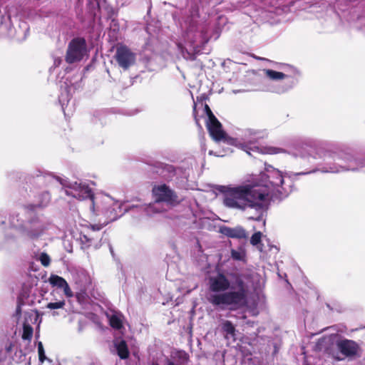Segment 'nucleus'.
<instances>
[{
	"instance_id": "16",
	"label": "nucleus",
	"mask_w": 365,
	"mask_h": 365,
	"mask_svg": "<svg viewBox=\"0 0 365 365\" xmlns=\"http://www.w3.org/2000/svg\"><path fill=\"white\" fill-rule=\"evenodd\" d=\"M48 282L53 286L60 289H63L64 294L66 297L71 298L73 296V293L71 291L67 282L61 277L58 275L52 274L48 279Z\"/></svg>"
},
{
	"instance_id": "24",
	"label": "nucleus",
	"mask_w": 365,
	"mask_h": 365,
	"mask_svg": "<svg viewBox=\"0 0 365 365\" xmlns=\"http://www.w3.org/2000/svg\"><path fill=\"white\" fill-rule=\"evenodd\" d=\"M38 314L34 311L28 312L25 314L24 323H28V324H32L36 323L38 320Z\"/></svg>"
},
{
	"instance_id": "25",
	"label": "nucleus",
	"mask_w": 365,
	"mask_h": 365,
	"mask_svg": "<svg viewBox=\"0 0 365 365\" xmlns=\"http://www.w3.org/2000/svg\"><path fill=\"white\" fill-rule=\"evenodd\" d=\"M33 336V328L28 323L23 324L22 338L25 340H30Z\"/></svg>"
},
{
	"instance_id": "17",
	"label": "nucleus",
	"mask_w": 365,
	"mask_h": 365,
	"mask_svg": "<svg viewBox=\"0 0 365 365\" xmlns=\"http://www.w3.org/2000/svg\"><path fill=\"white\" fill-rule=\"evenodd\" d=\"M220 231L222 235L232 238L242 239L247 237L246 231L240 226L235 227L222 226L220 227Z\"/></svg>"
},
{
	"instance_id": "14",
	"label": "nucleus",
	"mask_w": 365,
	"mask_h": 365,
	"mask_svg": "<svg viewBox=\"0 0 365 365\" xmlns=\"http://www.w3.org/2000/svg\"><path fill=\"white\" fill-rule=\"evenodd\" d=\"M212 119L207 120V127L210 135L215 141L226 140L225 133L222 128L221 123L215 116H212Z\"/></svg>"
},
{
	"instance_id": "29",
	"label": "nucleus",
	"mask_w": 365,
	"mask_h": 365,
	"mask_svg": "<svg viewBox=\"0 0 365 365\" xmlns=\"http://www.w3.org/2000/svg\"><path fill=\"white\" fill-rule=\"evenodd\" d=\"M38 352L39 361L41 362H43L44 360L46 359V356H45L44 349H43L42 342H41V341H39L38 343Z\"/></svg>"
},
{
	"instance_id": "4",
	"label": "nucleus",
	"mask_w": 365,
	"mask_h": 365,
	"mask_svg": "<svg viewBox=\"0 0 365 365\" xmlns=\"http://www.w3.org/2000/svg\"><path fill=\"white\" fill-rule=\"evenodd\" d=\"M231 279L218 274L209 278L208 301L221 309L237 310L247 305L251 287L250 277L244 274H233Z\"/></svg>"
},
{
	"instance_id": "22",
	"label": "nucleus",
	"mask_w": 365,
	"mask_h": 365,
	"mask_svg": "<svg viewBox=\"0 0 365 365\" xmlns=\"http://www.w3.org/2000/svg\"><path fill=\"white\" fill-rule=\"evenodd\" d=\"M222 329L226 334L227 338H232L235 339V328L230 321H224L222 323Z\"/></svg>"
},
{
	"instance_id": "18",
	"label": "nucleus",
	"mask_w": 365,
	"mask_h": 365,
	"mask_svg": "<svg viewBox=\"0 0 365 365\" xmlns=\"http://www.w3.org/2000/svg\"><path fill=\"white\" fill-rule=\"evenodd\" d=\"M66 302L64 299L56 302H50L46 305L53 317L59 316L65 312Z\"/></svg>"
},
{
	"instance_id": "9",
	"label": "nucleus",
	"mask_w": 365,
	"mask_h": 365,
	"mask_svg": "<svg viewBox=\"0 0 365 365\" xmlns=\"http://www.w3.org/2000/svg\"><path fill=\"white\" fill-rule=\"evenodd\" d=\"M153 194L155 197L153 203L140 207L138 206H132L131 207L140 208V210H144L148 215H153L165 211L161 204L163 202L172 206L176 205L180 202V199L177 195L165 184L155 186L153 188Z\"/></svg>"
},
{
	"instance_id": "30",
	"label": "nucleus",
	"mask_w": 365,
	"mask_h": 365,
	"mask_svg": "<svg viewBox=\"0 0 365 365\" xmlns=\"http://www.w3.org/2000/svg\"><path fill=\"white\" fill-rule=\"evenodd\" d=\"M205 112H206L207 115L208 117V120L212 119V117L215 116L207 105H205Z\"/></svg>"
},
{
	"instance_id": "12",
	"label": "nucleus",
	"mask_w": 365,
	"mask_h": 365,
	"mask_svg": "<svg viewBox=\"0 0 365 365\" xmlns=\"http://www.w3.org/2000/svg\"><path fill=\"white\" fill-rule=\"evenodd\" d=\"M86 53V43L83 38H74L69 45L66 53V61L72 63L81 61Z\"/></svg>"
},
{
	"instance_id": "11",
	"label": "nucleus",
	"mask_w": 365,
	"mask_h": 365,
	"mask_svg": "<svg viewBox=\"0 0 365 365\" xmlns=\"http://www.w3.org/2000/svg\"><path fill=\"white\" fill-rule=\"evenodd\" d=\"M11 223L14 227H18L23 235L29 238L38 237L45 228L43 221L37 216L32 217L20 225H16L13 222Z\"/></svg>"
},
{
	"instance_id": "26",
	"label": "nucleus",
	"mask_w": 365,
	"mask_h": 365,
	"mask_svg": "<svg viewBox=\"0 0 365 365\" xmlns=\"http://www.w3.org/2000/svg\"><path fill=\"white\" fill-rule=\"evenodd\" d=\"M69 101L70 98H68V96L67 94H64L62 93L59 96V102L61 104L62 109L65 115L67 114V111H69V110L68 109V107L69 106Z\"/></svg>"
},
{
	"instance_id": "34",
	"label": "nucleus",
	"mask_w": 365,
	"mask_h": 365,
	"mask_svg": "<svg viewBox=\"0 0 365 365\" xmlns=\"http://www.w3.org/2000/svg\"><path fill=\"white\" fill-rule=\"evenodd\" d=\"M197 287V285H194V287H192V289H195Z\"/></svg>"
},
{
	"instance_id": "27",
	"label": "nucleus",
	"mask_w": 365,
	"mask_h": 365,
	"mask_svg": "<svg viewBox=\"0 0 365 365\" xmlns=\"http://www.w3.org/2000/svg\"><path fill=\"white\" fill-rule=\"evenodd\" d=\"M231 256L235 260L243 261L245 258V251L242 248L232 250Z\"/></svg>"
},
{
	"instance_id": "1",
	"label": "nucleus",
	"mask_w": 365,
	"mask_h": 365,
	"mask_svg": "<svg viewBox=\"0 0 365 365\" xmlns=\"http://www.w3.org/2000/svg\"><path fill=\"white\" fill-rule=\"evenodd\" d=\"M60 182L67 195L78 200L89 198L91 200L90 210L92 214L95 216L103 215L106 218V221L103 224L91 225L87 232L81 236V242L86 247H89L93 244L96 238L93 233L101 230L109 222L116 220L120 215L123 204L104 193L93 195L92 190L86 182H69L66 180H61Z\"/></svg>"
},
{
	"instance_id": "3",
	"label": "nucleus",
	"mask_w": 365,
	"mask_h": 365,
	"mask_svg": "<svg viewBox=\"0 0 365 365\" xmlns=\"http://www.w3.org/2000/svg\"><path fill=\"white\" fill-rule=\"evenodd\" d=\"M218 190L226 207L242 212L254 210L256 216H250L248 220L263 221L265 225L264 217L270 203V190L267 186L247 182L237 185H221Z\"/></svg>"
},
{
	"instance_id": "5",
	"label": "nucleus",
	"mask_w": 365,
	"mask_h": 365,
	"mask_svg": "<svg viewBox=\"0 0 365 365\" xmlns=\"http://www.w3.org/2000/svg\"><path fill=\"white\" fill-rule=\"evenodd\" d=\"M262 73L265 78L272 81L264 84V91L283 93L292 89L298 81V71L289 66L285 67L284 71L263 69Z\"/></svg>"
},
{
	"instance_id": "6",
	"label": "nucleus",
	"mask_w": 365,
	"mask_h": 365,
	"mask_svg": "<svg viewBox=\"0 0 365 365\" xmlns=\"http://www.w3.org/2000/svg\"><path fill=\"white\" fill-rule=\"evenodd\" d=\"M20 8L6 3L0 2V34L17 40H24L29 33V26L26 22L19 24V29H13V18H17Z\"/></svg>"
},
{
	"instance_id": "31",
	"label": "nucleus",
	"mask_w": 365,
	"mask_h": 365,
	"mask_svg": "<svg viewBox=\"0 0 365 365\" xmlns=\"http://www.w3.org/2000/svg\"><path fill=\"white\" fill-rule=\"evenodd\" d=\"M61 63V59L60 58H55L53 60L54 66H58Z\"/></svg>"
},
{
	"instance_id": "23",
	"label": "nucleus",
	"mask_w": 365,
	"mask_h": 365,
	"mask_svg": "<svg viewBox=\"0 0 365 365\" xmlns=\"http://www.w3.org/2000/svg\"><path fill=\"white\" fill-rule=\"evenodd\" d=\"M262 236L261 232H257L252 235L250 239V243L254 246H257V249L260 251L262 250V245L260 244Z\"/></svg>"
},
{
	"instance_id": "32",
	"label": "nucleus",
	"mask_w": 365,
	"mask_h": 365,
	"mask_svg": "<svg viewBox=\"0 0 365 365\" xmlns=\"http://www.w3.org/2000/svg\"><path fill=\"white\" fill-rule=\"evenodd\" d=\"M35 207H36V205L35 206H31V208L33 210Z\"/></svg>"
},
{
	"instance_id": "21",
	"label": "nucleus",
	"mask_w": 365,
	"mask_h": 365,
	"mask_svg": "<svg viewBox=\"0 0 365 365\" xmlns=\"http://www.w3.org/2000/svg\"><path fill=\"white\" fill-rule=\"evenodd\" d=\"M11 348V343H9L5 345L4 348L0 349V365L9 364Z\"/></svg>"
},
{
	"instance_id": "8",
	"label": "nucleus",
	"mask_w": 365,
	"mask_h": 365,
	"mask_svg": "<svg viewBox=\"0 0 365 365\" xmlns=\"http://www.w3.org/2000/svg\"><path fill=\"white\" fill-rule=\"evenodd\" d=\"M183 28L185 34L183 40L185 44H190L192 47V51H196L195 43H207L210 38L209 25L205 21L199 19L197 11L192 14L184 23Z\"/></svg>"
},
{
	"instance_id": "2",
	"label": "nucleus",
	"mask_w": 365,
	"mask_h": 365,
	"mask_svg": "<svg viewBox=\"0 0 365 365\" xmlns=\"http://www.w3.org/2000/svg\"><path fill=\"white\" fill-rule=\"evenodd\" d=\"M295 155L307 160L309 163L321 160L316 169L297 175H307L317 171L324 173L356 171L365 167V158L358 159L351 153L341 150L334 144L305 145L297 150Z\"/></svg>"
},
{
	"instance_id": "10",
	"label": "nucleus",
	"mask_w": 365,
	"mask_h": 365,
	"mask_svg": "<svg viewBox=\"0 0 365 365\" xmlns=\"http://www.w3.org/2000/svg\"><path fill=\"white\" fill-rule=\"evenodd\" d=\"M266 176V180L252 181L254 183H259L267 186L270 190V200L273 197L287 196L289 190L284 187V175L281 171L268 165L265 168L264 174Z\"/></svg>"
},
{
	"instance_id": "13",
	"label": "nucleus",
	"mask_w": 365,
	"mask_h": 365,
	"mask_svg": "<svg viewBox=\"0 0 365 365\" xmlns=\"http://www.w3.org/2000/svg\"><path fill=\"white\" fill-rule=\"evenodd\" d=\"M135 53L126 46L119 45L117 46L115 59L120 67L128 69L135 63Z\"/></svg>"
},
{
	"instance_id": "7",
	"label": "nucleus",
	"mask_w": 365,
	"mask_h": 365,
	"mask_svg": "<svg viewBox=\"0 0 365 365\" xmlns=\"http://www.w3.org/2000/svg\"><path fill=\"white\" fill-rule=\"evenodd\" d=\"M263 137V132L247 128L242 131V134L240 138L230 139L227 140V143L241 148L250 155H251V152L268 155L278 154L284 152L282 148L274 146H252L257 140Z\"/></svg>"
},
{
	"instance_id": "33",
	"label": "nucleus",
	"mask_w": 365,
	"mask_h": 365,
	"mask_svg": "<svg viewBox=\"0 0 365 365\" xmlns=\"http://www.w3.org/2000/svg\"><path fill=\"white\" fill-rule=\"evenodd\" d=\"M237 7H240V8H241V7H243V6H242V5H240V6H237Z\"/></svg>"
},
{
	"instance_id": "19",
	"label": "nucleus",
	"mask_w": 365,
	"mask_h": 365,
	"mask_svg": "<svg viewBox=\"0 0 365 365\" xmlns=\"http://www.w3.org/2000/svg\"><path fill=\"white\" fill-rule=\"evenodd\" d=\"M113 345L117 354L121 359H125L129 356V351L126 342L120 339H116L113 341Z\"/></svg>"
},
{
	"instance_id": "20",
	"label": "nucleus",
	"mask_w": 365,
	"mask_h": 365,
	"mask_svg": "<svg viewBox=\"0 0 365 365\" xmlns=\"http://www.w3.org/2000/svg\"><path fill=\"white\" fill-rule=\"evenodd\" d=\"M110 326L116 329L123 327V316L119 312H111L107 314Z\"/></svg>"
},
{
	"instance_id": "15",
	"label": "nucleus",
	"mask_w": 365,
	"mask_h": 365,
	"mask_svg": "<svg viewBox=\"0 0 365 365\" xmlns=\"http://www.w3.org/2000/svg\"><path fill=\"white\" fill-rule=\"evenodd\" d=\"M340 352L346 357H354L358 354L359 345L352 340L344 339L337 342Z\"/></svg>"
},
{
	"instance_id": "28",
	"label": "nucleus",
	"mask_w": 365,
	"mask_h": 365,
	"mask_svg": "<svg viewBox=\"0 0 365 365\" xmlns=\"http://www.w3.org/2000/svg\"><path fill=\"white\" fill-rule=\"evenodd\" d=\"M38 260L41 262V264L44 266V267H47L50 264V257L49 256L45 253V252H41L39 256H38Z\"/></svg>"
}]
</instances>
